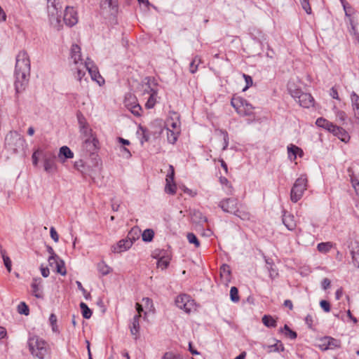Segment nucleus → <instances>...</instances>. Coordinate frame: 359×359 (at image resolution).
<instances>
[{
  "label": "nucleus",
  "instance_id": "b1692460",
  "mask_svg": "<svg viewBox=\"0 0 359 359\" xmlns=\"http://www.w3.org/2000/svg\"><path fill=\"white\" fill-rule=\"evenodd\" d=\"M147 82H144L142 84V88H143V95L147 94L150 95L152 94L153 91H157V89L156 88V83L154 81L151 82V79H146Z\"/></svg>",
  "mask_w": 359,
  "mask_h": 359
},
{
  "label": "nucleus",
  "instance_id": "f704fd0d",
  "mask_svg": "<svg viewBox=\"0 0 359 359\" xmlns=\"http://www.w3.org/2000/svg\"><path fill=\"white\" fill-rule=\"evenodd\" d=\"M55 269L57 273L61 274L62 276H65L67 273V271L65 266V262L62 259L59 258L55 266Z\"/></svg>",
  "mask_w": 359,
  "mask_h": 359
},
{
  "label": "nucleus",
  "instance_id": "338daca9",
  "mask_svg": "<svg viewBox=\"0 0 359 359\" xmlns=\"http://www.w3.org/2000/svg\"><path fill=\"white\" fill-rule=\"evenodd\" d=\"M59 258L60 257L57 255H50V257H48L49 266L51 267H55L56 262H57Z\"/></svg>",
  "mask_w": 359,
  "mask_h": 359
},
{
  "label": "nucleus",
  "instance_id": "c03bdc74",
  "mask_svg": "<svg viewBox=\"0 0 359 359\" xmlns=\"http://www.w3.org/2000/svg\"><path fill=\"white\" fill-rule=\"evenodd\" d=\"M281 332H283L285 331V334L287 337H289L292 339H294L297 338V333L292 330L287 325H285L283 329H280V330Z\"/></svg>",
  "mask_w": 359,
  "mask_h": 359
},
{
  "label": "nucleus",
  "instance_id": "f3484780",
  "mask_svg": "<svg viewBox=\"0 0 359 359\" xmlns=\"http://www.w3.org/2000/svg\"><path fill=\"white\" fill-rule=\"evenodd\" d=\"M330 133H332L334 136L337 137L341 141L346 143L350 140L348 133L342 128L337 126V125L333 126Z\"/></svg>",
  "mask_w": 359,
  "mask_h": 359
},
{
  "label": "nucleus",
  "instance_id": "9b49d317",
  "mask_svg": "<svg viewBox=\"0 0 359 359\" xmlns=\"http://www.w3.org/2000/svg\"><path fill=\"white\" fill-rule=\"evenodd\" d=\"M341 342L339 340L334 339L331 337H325L321 338L319 341L318 346L322 351L333 350L339 348Z\"/></svg>",
  "mask_w": 359,
  "mask_h": 359
},
{
  "label": "nucleus",
  "instance_id": "7c9ffc66",
  "mask_svg": "<svg viewBox=\"0 0 359 359\" xmlns=\"http://www.w3.org/2000/svg\"><path fill=\"white\" fill-rule=\"evenodd\" d=\"M219 181L220 183L223 185V189L226 193L229 195L232 194L233 189L229 180L226 177H220Z\"/></svg>",
  "mask_w": 359,
  "mask_h": 359
},
{
  "label": "nucleus",
  "instance_id": "72a5a7b5",
  "mask_svg": "<svg viewBox=\"0 0 359 359\" xmlns=\"http://www.w3.org/2000/svg\"><path fill=\"white\" fill-rule=\"evenodd\" d=\"M157 91H153L152 94L149 95L148 100L145 104L147 109H151L156 103Z\"/></svg>",
  "mask_w": 359,
  "mask_h": 359
},
{
  "label": "nucleus",
  "instance_id": "2eb2a0df",
  "mask_svg": "<svg viewBox=\"0 0 359 359\" xmlns=\"http://www.w3.org/2000/svg\"><path fill=\"white\" fill-rule=\"evenodd\" d=\"M65 23L69 26L72 27L75 25L78 22L77 13L72 7H67L64 18H63Z\"/></svg>",
  "mask_w": 359,
  "mask_h": 359
},
{
  "label": "nucleus",
  "instance_id": "680f3d73",
  "mask_svg": "<svg viewBox=\"0 0 359 359\" xmlns=\"http://www.w3.org/2000/svg\"><path fill=\"white\" fill-rule=\"evenodd\" d=\"M221 276H225L226 278H229V276H230V269L229 266L228 265L224 264L222 266L221 269Z\"/></svg>",
  "mask_w": 359,
  "mask_h": 359
},
{
  "label": "nucleus",
  "instance_id": "4be33fe9",
  "mask_svg": "<svg viewBox=\"0 0 359 359\" xmlns=\"http://www.w3.org/2000/svg\"><path fill=\"white\" fill-rule=\"evenodd\" d=\"M58 158L61 161L65 162L67 158H73L74 153L68 147L63 146L60 148Z\"/></svg>",
  "mask_w": 359,
  "mask_h": 359
},
{
  "label": "nucleus",
  "instance_id": "f257e3e1",
  "mask_svg": "<svg viewBox=\"0 0 359 359\" xmlns=\"http://www.w3.org/2000/svg\"><path fill=\"white\" fill-rule=\"evenodd\" d=\"M15 67V88L17 93L22 91L30 76V60L28 53L20 50L16 55Z\"/></svg>",
  "mask_w": 359,
  "mask_h": 359
},
{
  "label": "nucleus",
  "instance_id": "6ab92c4d",
  "mask_svg": "<svg viewBox=\"0 0 359 359\" xmlns=\"http://www.w3.org/2000/svg\"><path fill=\"white\" fill-rule=\"evenodd\" d=\"M282 220L283 223L288 230L293 231L296 228V222L292 215L284 212Z\"/></svg>",
  "mask_w": 359,
  "mask_h": 359
},
{
  "label": "nucleus",
  "instance_id": "412c9836",
  "mask_svg": "<svg viewBox=\"0 0 359 359\" xmlns=\"http://www.w3.org/2000/svg\"><path fill=\"white\" fill-rule=\"evenodd\" d=\"M71 58L73 60L75 65H79L81 62H83L81 48L76 44H73L72 46Z\"/></svg>",
  "mask_w": 359,
  "mask_h": 359
},
{
  "label": "nucleus",
  "instance_id": "f8f14e48",
  "mask_svg": "<svg viewBox=\"0 0 359 359\" xmlns=\"http://www.w3.org/2000/svg\"><path fill=\"white\" fill-rule=\"evenodd\" d=\"M124 104L125 107L128 108L135 116H140L141 115L142 107L137 103V99L135 96L130 94L128 95L125 97Z\"/></svg>",
  "mask_w": 359,
  "mask_h": 359
},
{
  "label": "nucleus",
  "instance_id": "9d476101",
  "mask_svg": "<svg viewBox=\"0 0 359 359\" xmlns=\"http://www.w3.org/2000/svg\"><path fill=\"white\" fill-rule=\"evenodd\" d=\"M83 68L86 69L93 81H95L100 86L104 84V79L100 76L97 68L94 65L93 62L90 58H87L84 62Z\"/></svg>",
  "mask_w": 359,
  "mask_h": 359
},
{
  "label": "nucleus",
  "instance_id": "774afa93",
  "mask_svg": "<svg viewBox=\"0 0 359 359\" xmlns=\"http://www.w3.org/2000/svg\"><path fill=\"white\" fill-rule=\"evenodd\" d=\"M140 130H141L142 135L141 143L143 144L144 142H147L149 140V135L147 134V130L144 128L140 127Z\"/></svg>",
  "mask_w": 359,
  "mask_h": 359
},
{
  "label": "nucleus",
  "instance_id": "49530a36",
  "mask_svg": "<svg viewBox=\"0 0 359 359\" xmlns=\"http://www.w3.org/2000/svg\"><path fill=\"white\" fill-rule=\"evenodd\" d=\"M177 186L174 181L172 182H166L165 187V191L170 194H175L176 192Z\"/></svg>",
  "mask_w": 359,
  "mask_h": 359
},
{
  "label": "nucleus",
  "instance_id": "e2e57ef3",
  "mask_svg": "<svg viewBox=\"0 0 359 359\" xmlns=\"http://www.w3.org/2000/svg\"><path fill=\"white\" fill-rule=\"evenodd\" d=\"M320 306L325 312H330L331 309L330 304L326 300H321Z\"/></svg>",
  "mask_w": 359,
  "mask_h": 359
},
{
  "label": "nucleus",
  "instance_id": "473e14b6",
  "mask_svg": "<svg viewBox=\"0 0 359 359\" xmlns=\"http://www.w3.org/2000/svg\"><path fill=\"white\" fill-rule=\"evenodd\" d=\"M262 323L265 326L268 327H275L277 325L276 320L271 316L267 315H264L262 317Z\"/></svg>",
  "mask_w": 359,
  "mask_h": 359
},
{
  "label": "nucleus",
  "instance_id": "de8ad7c7",
  "mask_svg": "<svg viewBox=\"0 0 359 359\" xmlns=\"http://www.w3.org/2000/svg\"><path fill=\"white\" fill-rule=\"evenodd\" d=\"M180 131L168 130V140L170 143L174 144L177 140Z\"/></svg>",
  "mask_w": 359,
  "mask_h": 359
},
{
  "label": "nucleus",
  "instance_id": "8fccbe9b",
  "mask_svg": "<svg viewBox=\"0 0 359 359\" xmlns=\"http://www.w3.org/2000/svg\"><path fill=\"white\" fill-rule=\"evenodd\" d=\"M230 298L233 302H238L240 299L238 290L236 287H231L230 290Z\"/></svg>",
  "mask_w": 359,
  "mask_h": 359
},
{
  "label": "nucleus",
  "instance_id": "39448f33",
  "mask_svg": "<svg viewBox=\"0 0 359 359\" xmlns=\"http://www.w3.org/2000/svg\"><path fill=\"white\" fill-rule=\"evenodd\" d=\"M288 90L291 96L304 108H309L314 105V99L309 93H303L299 89H293L291 85L288 86Z\"/></svg>",
  "mask_w": 359,
  "mask_h": 359
},
{
  "label": "nucleus",
  "instance_id": "a18cd8bd",
  "mask_svg": "<svg viewBox=\"0 0 359 359\" xmlns=\"http://www.w3.org/2000/svg\"><path fill=\"white\" fill-rule=\"evenodd\" d=\"M335 114L337 121H338L341 125H344L347 118L346 114L344 111L337 110Z\"/></svg>",
  "mask_w": 359,
  "mask_h": 359
},
{
  "label": "nucleus",
  "instance_id": "1a4fd4ad",
  "mask_svg": "<svg viewBox=\"0 0 359 359\" xmlns=\"http://www.w3.org/2000/svg\"><path fill=\"white\" fill-rule=\"evenodd\" d=\"M44 170L48 174H54L57 170L55 162V156L51 152H46L42 155Z\"/></svg>",
  "mask_w": 359,
  "mask_h": 359
},
{
  "label": "nucleus",
  "instance_id": "09e8293b",
  "mask_svg": "<svg viewBox=\"0 0 359 359\" xmlns=\"http://www.w3.org/2000/svg\"><path fill=\"white\" fill-rule=\"evenodd\" d=\"M350 177L352 186L354 188L357 195L359 196V179L353 174L350 175Z\"/></svg>",
  "mask_w": 359,
  "mask_h": 359
},
{
  "label": "nucleus",
  "instance_id": "423d86ee",
  "mask_svg": "<svg viewBox=\"0 0 359 359\" xmlns=\"http://www.w3.org/2000/svg\"><path fill=\"white\" fill-rule=\"evenodd\" d=\"M25 144L24 138L16 131H10L5 137V146L8 149L17 152Z\"/></svg>",
  "mask_w": 359,
  "mask_h": 359
},
{
  "label": "nucleus",
  "instance_id": "f03ea898",
  "mask_svg": "<svg viewBox=\"0 0 359 359\" xmlns=\"http://www.w3.org/2000/svg\"><path fill=\"white\" fill-rule=\"evenodd\" d=\"M30 354L36 359H44L50 353L48 344L36 335H29L27 341Z\"/></svg>",
  "mask_w": 359,
  "mask_h": 359
},
{
  "label": "nucleus",
  "instance_id": "cd10ccee",
  "mask_svg": "<svg viewBox=\"0 0 359 359\" xmlns=\"http://www.w3.org/2000/svg\"><path fill=\"white\" fill-rule=\"evenodd\" d=\"M351 254L354 264L359 268V244L358 243L352 244Z\"/></svg>",
  "mask_w": 359,
  "mask_h": 359
},
{
  "label": "nucleus",
  "instance_id": "603ef678",
  "mask_svg": "<svg viewBox=\"0 0 359 359\" xmlns=\"http://www.w3.org/2000/svg\"><path fill=\"white\" fill-rule=\"evenodd\" d=\"M175 177V170L174 167L172 165H170L168 167V173L166 175L165 182H172L174 181Z\"/></svg>",
  "mask_w": 359,
  "mask_h": 359
},
{
  "label": "nucleus",
  "instance_id": "7ed1b4c3",
  "mask_svg": "<svg viewBox=\"0 0 359 359\" xmlns=\"http://www.w3.org/2000/svg\"><path fill=\"white\" fill-rule=\"evenodd\" d=\"M62 6L57 0H47V10L49 20L53 27L59 29Z\"/></svg>",
  "mask_w": 359,
  "mask_h": 359
},
{
  "label": "nucleus",
  "instance_id": "c756f323",
  "mask_svg": "<svg viewBox=\"0 0 359 359\" xmlns=\"http://www.w3.org/2000/svg\"><path fill=\"white\" fill-rule=\"evenodd\" d=\"M166 127L167 130L180 131V123L178 119L175 121L172 118H169L166 121Z\"/></svg>",
  "mask_w": 359,
  "mask_h": 359
},
{
  "label": "nucleus",
  "instance_id": "393cba45",
  "mask_svg": "<svg viewBox=\"0 0 359 359\" xmlns=\"http://www.w3.org/2000/svg\"><path fill=\"white\" fill-rule=\"evenodd\" d=\"M191 220L194 223L203 224L207 222V217L199 210H194L191 213Z\"/></svg>",
  "mask_w": 359,
  "mask_h": 359
},
{
  "label": "nucleus",
  "instance_id": "13d9d810",
  "mask_svg": "<svg viewBox=\"0 0 359 359\" xmlns=\"http://www.w3.org/2000/svg\"><path fill=\"white\" fill-rule=\"evenodd\" d=\"M142 302L144 303L147 309H148L149 311L154 310V304L151 299H149V297H144L142 299Z\"/></svg>",
  "mask_w": 359,
  "mask_h": 359
},
{
  "label": "nucleus",
  "instance_id": "37998d69",
  "mask_svg": "<svg viewBox=\"0 0 359 359\" xmlns=\"http://www.w3.org/2000/svg\"><path fill=\"white\" fill-rule=\"evenodd\" d=\"M187 238L189 243L194 244L196 248H198L200 246V242L194 233H188Z\"/></svg>",
  "mask_w": 359,
  "mask_h": 359
},
{
  "label": "nucleus",
  "instance_id": "2f4dec72",
  "mask_svg": "<svg viewBox=\"0 0 359 359\" xmlns=\"http://www.w3.org/2000/svg\"><path fill=\"white\" fill-rule=\"evenodd\" d=\"M287 151L289 157L292 158V156L293 160L296 159L298 152L302 153V149L294 144H290L287 147Z\"/></svg>",
  "mask_w": 359,
  "mask_h": 359
},
{
  "label": "nucleus",
  "instance_id": "4d7b16f0",
  "mask_svg": "<svg viewBox=\"0 0 359 359\" xmlns=\"http://www.w3.org/2000/svg\"><path fill=\"white\" fill-rule=\"evenodd\" d=\"M80 133L84 139L94 135L92 129L89 126L80 129Z\"/></svg>",
  "mask_w": 359,
  "mask_h": 359
},
{
  "label": "nucleus",
  "instance_id": "20e7f679",
  "mask_svg": "<svg viewBox=\"0 0 359 359\" xmlns=\"http://www.w3.org/2000/svg\"><path fill=\"white\" fill-rule=\"evenodd\" d=\"M308 180L306 175H301L294 182L290 191V199L292 202L297 203L304 195L307 189Z\"/></svg>",
  "mask_w": 359,
  "mask_h": 359
},
{
  "label": "nucleus",
  "instance_id": "69168bd1",
  "mask_svg": "<svg viewBox=\"0 0 359 359\" xmlns=\"http://www.w3.org/2000/svg\"><path fill=\"white\" fill-rule=\"evenodd\" d=\"M168 264H169L168 259L163 258V257L159 259L157 262L158 267L161 268V269H165L168 266Z\"/></svg>",
  "mask_w": 359,
  "mask_h": 359
},
{
  "label": "nucleus",
  "instance_id": "0eeeda50",
  "mask_svg": "<svg viewBox=\"0 0 359 359\" xmlns=\"http://www.w3.org/2000/svg\"><path fill=\"white\" fill-rule=\"evenodd\" d=\"M232 107L241 116H249L252 114L254 107L247 100L241 97H233L231 101Z\"/></svg>",
  "mask_w": 359,
  "mask_h": 359
},
{
  "label": "nucleus",
  "instance_id": "052dcab7",
  "mask_svg": "<svg viewBox=\"0 0 359 359\" xmlns=\"http://www.w3.org/2000/svg\"><path fill=\"white\" fill-rule=\"evenodd\" d=\"M243 76L245 79V81L246 83V86L245 87L243 88V90H246L248 88H249L250 86H252L253 84V81H252V79L250 76L249 75H247L245 74H243Z\"/></svg>",
  "mask_w": 359,
  "mask_h": 359
},
{
  "label": "nucleus",
  "instance_id": "aec40b11",
  "mask_svg": "<svg viewBox=\"0 0 359 359\" xmlns=\"http://www.w3.org/2000/svg\"><path fill=\"white\" fill-rule=\"evenodd\" d=\"M83 143L89 152H94L98 148L99 141L95 135H93L85 138Z\"/></svg>",
  "mask_w": 359,
  "mask_h": 359
},
{
  "label": "nucleus",
  "instance_id": "6e6552de",
  "mask_svg": "<svg viewBox=\"0 0 359 359\" xmlns=\"http://www.w3.org/2000/svg\"><path fill=\"white\" fill-rule=\"evenodd\" d=\"M176 306L189 313L196 310V304L191 297L186 294H180L175 299Z\"/></svg>",
  "mask_w": 359,
  "mask_h": 359
},
{
  "label": "nucleus",
  "instance_id": "c85d7f7f",
  "mask_svg": "<svg viewBox=\"0 0 359 359\" xmlns=\"http://www.w3.org/2000/svg\"><path fill=\"white\" fill-rule=\"evenodd\" d=\"M216 133L223 141L222 150H226L229 146V135L227 132L223 130H217Z\"/></svg>",
  "mask_w": 359,
  "mask_h": 359
},
{
  "label": "nucleus",
  "instance_id": "58836bf2",
  "mask_svg": "<svg viewBox=\"0 0 359 359\" xmlns=\"http://www.w3.org/2000/svg\"><path fill=\"white\" fill-rule=\"evenodd\" d=\"M154 236V232L152 229H147L144 230L142 234V240L145 242H150L152 241Z\"/></svg>",
  "mask_w": 359,
  "mask_h": 359
},
{
  "label": "nucleus",
  "instance_id": "6e6d98bb",
  "mask_svg": "<svg viewBox=\"0 0 359 359\" xmlns=\"http://www.w3.org/2000/svg\"><path fill=\"white\" fill-rule=\"evenodd\" d=\"M43 154H42V151L40 149L36 150L32 156V163L34 166H36L38 165L39 158L40 156H42Z\"/></svg>",
  "mask_w": 359,
  "mask_h": 359
},
{
  "label": "nucleus",
  "instance_id": "4468645a",
  "mask_svg": "<svg viewBox=\"0 0 359 359\" xmlns=\"http://www.w3.org/2000/svg\"><path fill=\"white\" fill-rule=\"evenodd\" d=\"M117 0H101L100 8L104 13L114 15L117 11Z\"/></svg>",
  "mask_w": 359,
  "mask_h": 359
},
{
  "label": "nucleus",
  "instance_id": "c9c22d12",
  "mask_svg": "<svg viewBox=\"0 0 359 359\" xmlns=\"http://www.w3.org/2000/svg\"><path fill=\"white\" fill-rule=\"evenodd\" d=\"M97 270L102 276L109 274L111 271V268L104 262L98 263Z\"/></svg>",
  "mask_w": 359,
  "mask_h": 359
},
{
  "label": "nucleus",
  "instance_id": "79ce46f5",
  "mask_svg": "<svg viewBox=\"0 0 359 359\" xmlns=\"http://www.w3.org/2000/svg\"><path fill=\"white\" fill-rule=\"evenodd\" d=\"M1 254L3 258L4 264L8 270V271L10 273L11 271V259L6 255V252L4 250H1Z\"/></svg>",
  "mask_w": 359,
  "mask_h": 359
},
{
  "label": "nucleus",
  "instance_id": "a211bd4d",
  "mask_svg": "<svg viewBox=\"0 0 359 359\" xmlns=\"http://www.w3.org/2000/svg\"><path fill=\"white\" fill-rule=\"evenodd\" d=\"M41 283L42 280L39 278L33 279L31 284L32 293L38 299H42L43 297Z\"/></svg>",
  "mask_w": 359,
  "mask_h": 359
},
{
  "label": "nucleus",
  "instance_id": "a19ab883",
  "mask_svg": "<svg viewBox=\"0 0 359 359\" xmlns=\"http://www.w3.org/2000/svg\"><path fill=\"white\" fill-rule=\"evenodd\" d=\"M200 62H201V59L198 56H196L192 60V61L191 62L190 65H189V71L191 74H194L195 72H196V71L198 69V66L200 64Z\"/></svg>",
  "mask_w": 359,
  "mask_h": 359
},
{
  "label": "nucleus",
  "instance_id": "dca6fc26",
  "mask_svg": "<svg viewBox=\"0 0 359 359\" xmlns=\"http://www.w3.org/2000/svg\"><path fill=\"white\" fill-rule=\"evenodd\" d=\"M133 244V241L130 238L122 239L111 247V251L114 253H121L130 248Z\"/></svg>",
  "mask_w": 359,
  "mask_h": 359
},
{
  "label": "nucleus",
  "instance_id": "5fc2aeb1",
  "mask_svg": "<svg viewBox=\"0 0 359 359\" xmlns=\"http://www.w3.org/2000/svg\"><path fill=\"white\" fill-rule=\"evenodd\" d=\"M18 311L20 314L27 316L29 314V308L25 302H20L18 306Z\"/></svg>",
  "mask_w": 359,
  "mask_h": 359
},
{
  "label": "nucleus",
  "instance_id": "bf43d9fd",
  "mask_svg": "<svg viewBox=\"0 0 359 359\" xmlns=\"http://www.w3.org/2000/svg\"><path fill=\"white\" fill-rule=\"evenodd\" d=\"M300 3L302 8L306 11V13H311V8L309 0H300Z\"/></svg>",
  "mask_w": 359,
  "mask_h": 359
},
{
  "label": "nucleus",
  "instance_id": "864d4df0",
  "mask_svg": "<svg viewBox=\"0 0 359 359\" xmlns=\"http://www.w3.org/2000/svg\"><path fill=\"white\" fill-rule=\"evenodd\" d=\"M233 215H236L237 217H240L243 220L250 219V214L244 210H240L238 206V211L236 212V213H233Z\"/></svg>",
  "mask_w": 359,
  "mask_h": 359
},
{
  "label": "nucleus",
  "instance_id": "e433bc0d",
  "mask_svg": "<svg viewBox=\"0 0 359 359\" xmlns=\"http://www.w3.org/2000/svg\"><path fill=\"white\" fill-rule=\"evenodd\" d=\"M161 359H184V357L178 353L167 351L164 353Z\"/></svg>",
  "mask_w": 359,
  "mask_h": 359
},
{
  "label": "nucleus",
  "instance_id": "4c0bfd02",
  "mask_svg": "<svg viewBox=\"0 0 359 359\" xmlns=\"http://www.w3.org/2000/svg\"><path fill=\"white\" fill-rule=\"evenodd\" d=\"M80 308H81V310L82 315H83V318H86V319H89L91 317V316H92V311L88 308L87 304H85L84 302H81Z\"/></svg>",
  "mask_w": 359,
  "mask_h": 359
},
{
  "label": "nucleus",
  "instance_id": "ea45409f",
  "mask_svg": "<svg viewBox=\"0 0 359 359\" xmlns=\"http://www.w3.org/2000/svg\"><path fill=\"white\" fill-rule=\"evenodd\" d=\"M84 62H81L79 67L76 68V78L77 80L81 81L86 74V69L83 68Z\"/></svg>",
  "mask_w": 359,
  "mask_h": 359
},
{
  "label": "nucleus",
  "instance_id": "bb28decb",
  "mask_svg": "<svg viewBox=\"0 0 359 359\" xmlns=\"http://www.w3.org/2000/svg\"><path fill=\"white\" fill-rule=\"evenodd\" d=\"M316 124L317 126L324 128L325 130H327L328 132L330 131L331 128H333L334 123L329 121L328 120L320 117L317 118L316 121Z\"/></svg>",
  "mask_w": 359,
  "mask_h": 359
},
{
  "label": "nucleus",
  "instance_id": "3c124183",
  "mask_svg": "<svg viewBox=\"0 0 359 359\" xmlns=\"http://www.w3.org/2000/svg\"><path fill=\"white\" fill-rule=\"evenodd\" d=\"M332 247L330 243H320L318 245L317 248L318 250L320 252H327Z\"/></svg>",
  "mask_w": 359,
  "mask_h": 359
},
{
  "label": "nucleus",
  "instance_id": "0e129e2a",
  "mask_svg": "<svg viewBox=\"0 0 359 359\" xmlns=\"http://www.w3.org/2000/svg\"><path fill=\"white\" fill-rule=\"evenodd\" d=\"M77 286H78V288L79 290H81L84 296V297L88 299L90 297V294L88 292L86 291V290L83 287L80 281H76V282Z\"/></svg>",
  "mask_w": 359,
  "mask_h": 359
},
{
  "label": "nucleus",
  "instance_id": "ddd939ff",
  "mask_svg": "<svg viewBox=\"0 0 359 359\" xmlns=\"http://www.w3.org/2000/svg\"><path fill=\"white\" fill-rule=\"evenodd\" d=\"M218 205L224 212L233 214L238 211V202L236 198H229L222 200Z\"/></svg>",
  "mask_w": 359,
  "mask_h": 359
},
{
  "label": "nucleus",
  "instance_id": "a878e982",
  "mask_svg": "<svg viewBox=\"0 0 359 359\" xmlns=\"http://www.w3.org/2000/svg\"><path fill=\"white\" fill-rule=\"evenodd\" d=\"M263 348L266 351L267 353L280 352L284 351L283 344L280 341H277L276 344L272 345H264Z\"/></svg>",
  "mask_w": 359,
  "mask_h": 359
},
{
  "label": "nucleus",
  "instance_id": "5701e85b",
  "mask_svg": "<svg viewBox=\"0 0 359 359\" xmlns=\"http://www.w3.org/2000/svg\"><path fill=\"white\" fill-rule=\"evenodd\" d=\"M141 317L140 314H136L133 319L132 325L130 326V332L132 335L135 336V339H137L138 337L139 331H140V318Z\"/></svg>",
  "mask_w": 359,
  "mask_h": 359
}]
</instances>
